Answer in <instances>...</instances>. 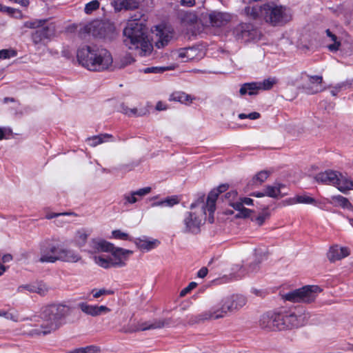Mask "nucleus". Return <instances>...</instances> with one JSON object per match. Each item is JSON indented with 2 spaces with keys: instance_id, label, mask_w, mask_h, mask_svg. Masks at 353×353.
<instances>
[{
  "instance_id": "24",
  "label": "nucleus",
  "mask_w": 353,
  "mask_h": 353,
  "mask_svg": "<svg viewBox=\"0 0 353 353\" xmlns=\"http://www.w3.org/2000/svg\"><path fill=\"white\" fill-rule=\"evenodd\" d=\"M307 78L309 84L305 88L308 93L314 94L322 90L323 78L321 76H307Z\"/></svg>"
},
{
  "instance_id": "41",
  "label": "nucleus",
  "mask_w": 353,
  "mask_h": 353,
  "mask_svg": "<svg viewBox=\"0 0 353 353\" xmlns=\"http://www.w3.org/2000/svg\"><path fill=\"white\" fill-rule=\"evenodd\" d=\"M180 199L178 196L174 195L163 199L164 208H172L179 203Z\"/></svg>"
},
{
  "instance_id": "50",
  "label": "nucleus",
  "mask_w": 353,
  "mask_h": 353,
  "mask_svg": "<svg viewBox=\"0 0 353 353\" xmlns=\"http://www.w3.org/2000/svg\"><path fill=\"white\" fill-rule=\"evenodd\" d=\"M152 190L150 187H145L143 188L139 189L136 191H133L137 198L141 200L143 196L148 194Z\"/></svg>"
},
{
  "instance_id": "11",
  "label": "nucleus",
  "mask_w": 353,
  "mask_h": 353,
  "mask_svg": "<svg viewBox=\"0 0 353 353\" xmlns=\"http://www.w3.org/2000/svg\"><path fill=\"white\" fill-rule=\"evenodd\" d=\"M62 245L56 240L48 239L39 245V261L41 263H55L60 255Z\"/></svg>"
},
{
  "instance_id": "7",
  "label": "nucleus",
  "mask_w": 353,
  "mask_h": 353,
  "mask_svg": "<svg viewBox=\"0 0 353 353\" xmlns=\"http://www.w3.org/2000/svg\"><path fill=\"white\" fill-rule=\"evenodd\" d=\"M315 179L319 183L334 185L343 193L353 190V181L336 171L326 170L320 172L316 175Z\"/></svg>"
},
{
  "instance_id": "54",
  "label": "nucleus",
  "mask_w": 353,
  "mask_h": 353,
  "mask_svg": "<svg viewBox=\"0 0 353 353\" xmlns=\"http://www.w3.org/2000/svg\"><path fill=\"white\" fill-rule=\"evenodd\" d=\"M100 347L97 345H88L81 347V353H99Z\"/></svg>"
},
{
  "instance_id": "10",
  "label": "nucleus",
  "mask_w": 353,
  "mask_h": 353,
  "mask_svg": "<svg viewBox=\"0 0 353 353\" xmlns=\"http://www.w3.org/2000/svg\"><path fill=\"white\" fill-rule=\"evenodd\" d=\"M264 19L266 21L276 25L288 21L291 19L289 10L273 2L264 6Z\"/></svg>"
},
{
  "instance_id": "36",
  "label": "nucleus",
  "mask_w": 353,
  "mask_h": 353,
  "mask_svg": "<svg viewBox=\"0 0 353 353\" xmlns=\"http://www.w3.org/2000/svg\"><path fill=\"white\" fill-rule=\"evenodd\" d=\"M112 136L108 134H101L99 136H94L87 139L86 141L88 144L92 147H95L99 144H101L106 141V139L110 138Z\"/></svg>"
},
{
  "instance_id": "3",
  "label": "nucleus",
  "mask_w": 353,
  "mask_h": 353,
  "mask_svg": "<svg viewBox=\"0 0 353 353\" xmlns=\"http://www.w3.org/2000/svg\"><path fill=\"white\" fill-rule=\"evenodd\" d=\"M310 316L303 309L293 312H268L261 317L259 325L262 328L269 330H284L304 325Z\"/></svg>"
},
{
  "instance_id": "17",
  "label": "nucleus",
  "mask_w": 353,
  "mask_h": 353,
  "mask_svg": "<svg viewBox=\"0 0 353 353\" xmlns=\"http://www.w3.org/2000/svg\"><path fill=\"white\" fill-rule=\"evenodd\" d=\"M137 248L143 252H149L160 245V241L158 239L143 236L140 238H137L133 241Z\"/></svg>"
},
{
  "instance_id": "59",
  "label": "nucleus",
  "mask_w": 353,
  "mask_h": 353,
  "mask_svg": "<svg viewBox=\"0 0 353 353\" xmlns=\"http://www.w3.org/2000/svg\"><path fill=\"white\" fill-rule=\"evenodd\" d=\"M186 48L181 49L177 52V57L181 59L182 61H188V54L185 52Z\"/></svg>"
},
{
  "instance_id": "63",
  "label": "nucleus",
  "mask_w": 353,
  "mask_h": 353,
  "mask_svg": "<svg viewBox=\"0 0 353 353\" xmlns=\"http://www.w3.org/2000/svg\"><path fill=\"white\" fill-rule=\"evenodd\" d=\"M181 5L186 7H192L195 3V0H181Z\"/></svg>"
},
{
  "instance_id": "53",
  "label": "nucleus",
  "mask_w": 353,
  "mask_h": 353,
  "mask_svg": "<svg viewBox=\"0 0 353 353\" xmlns=\"http://www.w3.org/2000/svg\"><path fill=\"white\" fill-rule=\"evenodd\" d=\"M6 319L11 320L14 322H18L20 321L19 314L18 312L14 310H10L7 311V315Z\"/></svg>"
},
{
  "instance_id": "62",
  "label": "nucleus",
  "mask_w": 353,
  "mask_h": 353,
  "mask_svg": "<svg viewBox=\"0 0 353 353\" xmlns=\"http://www.w3.org/2000/svg\"><path fill=\"white\" fill-rule=\"evenodd\" d=\"M167 108H168V106H167L166 103H165L162 101H159L156 105V110H159V111L165 110H167Z\"/></svg>"
},
{
  "instance_id": "40",
  "label": "nucleus",
  "mask_w": 353,
  "mask_h": 353,
  "mask_svg": "<svg viewBox=\"0 0 353 353\" xmlns=\"http://www.w3.org/2000/svg\"><path fill=\"white\" fill-rule=\"evenodd\" d=\"M94 299H98L101 296L110 295L114 294V291L111 290H106L105 288L101 289H93L90 292Z\"/></svg>"
},
{
  "instance_id": "64",
  "label": "nucleus",
  "mask_w": 353,
  "mask_h": 353,
  "mask_svg": "<svg viewBox=\"0 0 353 353\" xmlns=\"http://www.w3.org/2000/svg\"><path fill=\"white\" fill-rule=\"evenodd\" d=\"M208 274V269L206 268H202L197 273V275L200 278H204Z\"/></svg>"
},
{
  "instance_id": "34",
  "label": "nucleus",
  "mask_w": 353,
  "mask_h": 353,
  "mask_svg": "<svg viewBox=\"0 0 353 353\" xmlns=\"http://www.w3.org/2000/svg\"><path fill=\"white\" fill-rule=\"evenodd\" d=\"M185 52L188 54V61L199 60L204 55V53L201 50L195 47L187 48Z\"/></svg>"
},
{
  "instance_id": "19",
  "label": "nucleus",
  "mask_w": 353,
  "mask_h": 353,
  "mask_svg": "<svg viewBox=\"0 0 353 353\" xmlns=\"http://www.w3.org/2000/svg\"><path fill=\"white\" fill-rule=\"evenodd\" d=\"M60 255L57 258V261L67 263H77L81 259L80 254L74 250L61 246Z\"/></svg>"
},
{
  "instance_id": "8",
  "label": "nucleus",
  "mask_w": 353,
  "mask_h": 353,
  "mask_svg": "<svg viewBox=\"0 0 353 353\" xmlns=\"http://www.w3.org/2000/svg\"><path fill=\"white\" fill-rule=\"evenodd\" d=\"M322 290L318 285H305L284 295V299L294 303H310L316 299Z\"/></svg>"
},
{
  "instance_id": "20",
  "label": "nucleus",
  "mask_w": 353,
  "mask_h": 353,
  "mask_svg": "<svg viewBox=\"0 0 353 353\" xmlns=\"http://www.w3.org/2000/svg\"><path fill=\"white\" fill-rule=\"evenodd\" d=\"M243 205H252L253 200L250 198H241L236 202H231V206L236 210L239 211L240 215L244 217L249 216L252 211L245 208Z\"/></svg>"
},
{
  "instance_id": "28",
  "label": "nucleus",
  "mask_w": 353,
  "mask_h": 353,
  "mask_svg": "<svg viewBox=\"0 0 353 353\" xmlns=\"http://www.w3.org/2000/svg\"><path fill=\"white\" fill-rule=\"evenodd\" d=\"M260 91L257 82L246 83L241 85L239 90V94L241 96L245 94L248 95H256Z\"/></svg>"
},
{
  "instance_id": "42",
  "label": "nucleus",
  "mask_w": 353,
  "mask_h": 353,
  "mask_svg": "<svg viewBox=\"0 0 353 353\" xmlns=\"http://www.w3.org/2000/svg\"><path fill=\"white\" fill-rule=\"evenodd\" d=\"M234 32L236 33L237 37L243 38L248 36V32H251V31L249 30V26L248 25L241 24L236 28Z\"/></svg>"
},
{
  "instance_id": "16",
  "label": "nucleus",
  "mask_w": 353,
  "mask_h": 353,
  "mask_svg": "<svg viewBox=\"0 0 353 353\" xmlns=\"http://www.w3.org/2000/svg\"><path fill=\"white\" fill-rule=\"evenodd\" d=\"M79 307L83 313L92 316H97L111 311L105 305H90L87 303H80Z\"/></svg>"
},
{
  "instance_id": "43",
  "label": "nucleus",
  "mask_w": 353,
  "mask_h": 353,
  "mask_svg": "<svg viewBox=\"0 0 353 353\" xmlns=\"http://www.w3.org/2000/svg\"><path fill=\"white\" fill-rule=\"evenodd\" d=\"M110 238L120 240H130L129 234L120 230H115L112 232Z\"/></svg>"
},
{
  "instance_id": "35",
  "label": "nucleus",
  "mask_w": 353,
  "mask_h": 353,
  "mask_svg": "<svg viewBox=\"0 0 353 353\" xmlns=\"http://www.w3.org/2000/svg\"><path fill=\"white\" fill-rule=\"evenodd\" d=\"M258 85L261 90H269L278 83V79L276 77H269L262 81H258Z\"/></svg>"
},
{
  "instance_id": "32",
  "label": "nucleus",
  "mask_w": 353,
  "mask_h": 353,
  "mask_svg": "<svg viewBox=\"0 0 353 353\" xmlns=\"http://www.w3.org/2000/svg\"><path fill=\"white\" fill-rule=\"evenodd\" d=\"M93 261L94 263L99 266L103 268H113V265L111 261V257H106L103 254L94 255L93 257Z\"/></svg>"
},
{
  "instance_id": "49",
  "label": "nucleus",
  "mask_w": 353,
  "mask_h": 353,
  "mask_svg": "<svg viewBox=\"0 0 353 353\" xmlns=\"http://www.w3.org/2000/svg\"><path fill=\"white\" fill-rule=\"evenodd\" d=\"M225 201L228 203V204L231 206V202H236L239 201L237 198V192L235 190H232L227 192L225 195Z\"/></svg>"
},
{
  "instance_id": "48",
  "label": "nucleus",
  "mask_w": 353,
  "mask_h": 353,
  "mask_svg": "<svg viewBox=\"0 0 353 353\" xmlns=\"http://www.w3.org/2000/svg\"><path fill=\"white\" fill-rule=\"evenodd\" d=\"M125 204H134L139 201L133 192L124 194Z\"/></svg>"
},
{
  "instance_id": "46",
  "label": "nucleus",
  "mask_w": 353,
  "mask_h": 353,
  "mask_svg": "<svg viewBox=\"0 0 353 353\" xmlns=\"http://www.w3.org/2000/svg\"><path fill=\"white\" fill-rule=\"evenodd\" d=\"M99 2L97 0H93L85 4L84 10L86 14H90L93 11L97 10L99 8Z\"/></svg>"
},
{
  "instance_id": "57",
  "label": "nucleus",
  "mask_w": 353,
  "mask_h": 353,
  "mask_svg": "<svg viewBox=\"0 0 353 353\" xmlns=\"http://www.w3.org/2000/svg\"><path fill=\"white\" fill-rule=\"evenodd\" d=\"M11 133L12 130L9 128L0 127V140L6 139Z\"/></svg>"
},
{
  "instance_id": "60",
  "label": "nucleus",
  "mask_w": 353,
  "mask_h": 353,
  "mask_svg": "<svg viewBox=\"0 0 353 353\" xmlns=\"http://www.w3.org/2000/svg\"><path fill=\"white\" fill-rule=\"evenodd\" d=\"M71 214L70 213H48L46 214V218L47 219H52L53 218L59 217V216H69Z\"/></svg>"
},
{
  "instance_id": "58",
  "label": "nucleus",
  "mask_w": 353,
  "mask_h": 353,
  "mask_svg": "<svg viewBox=\"0 0 353 353\" xmlns=\"http://www.w3.org/2000/svg\"><path fill=\"white\" fill-rule=\"evenodd\" d=\"M196 286V283L195 282L190 283L186 288L183 289L181 292L180 295L181 296H183L186 295L188 293H189L192 290H193Z\"/></svg>"
},
{
  "instance_id": "33",
  "label": "nucleus",
  "mask_w": 353,
  "mask_h": 353,
  "mask_svg": "<svg viewBox=\"0 0 353 353\" xmlns=\"http://www.w3.org/2000/svg\"><path fill=\"white\" fill-rule=\"evenodd\" d=\"M270 172L266 170H263L255 174L250 181V185L253 186H258L261 185L270 176Z\"/></svg>"
},
{
  "instance_id": "15",
  "label": "nucleus",
  "mask_w": 353,
  "mask_h": 353,
  "mask_svg": "<svg viewBox=\"0 0 353 353\" xmlns=\"http://www.w3.org/2000/svg\"><path fill=\"white\" fill-rule=\"evenodd\" d=\"M37 293L44 296L49 291V287L43 281H35L28 284L21 285L18 287L17 292L19 293Z\"/></svg>"
},
{
  "instance_id": "13",
  "label": "nucleus",
  "mask_w": 353,
  "mask_h": 353,
  "mask_svg": "<svg viewBox=\"0 0 353 353\" xmlns=\"http://www.w3.org/2000/svg\"><path fill=\"white\" fill-rule=\"evenodd\" d=\"M111 253V261L113 268H121L125 265L129 257L133 254V251L115 247L109 251Z\"/></svg>"
},
{
  "instance_id": "47",
  "label": "nucleus",
  "mask_w": 353,
  "mask_h": 353,
  "mask_svg": "<svg viewBox=\"0 0 353 353\" xmlns=\"http://www.w3.org/2000/svg\"><path fill=\"white\" fill-rule=\"evenodd\" d=\"M17 56V52L12 49H3L0 50V59H7Z\"/></svg>"
},
{
  "instance_id": "56",
  "label": "nucleus",
  "mask_w": 353,
  "mask_h": 353,
  "mask_svg": "<svg viewBox=\"0 0 353 353\" xmlns=\"http://www.w3.org/2000/svg\"><path fill=\"white\" fill-rule=\"evenodd\" d=\"M166 69L165 68L161 67H150L146 68L143 70L144 73H161L164 72Z\"/></svg>"
},
{
  "instance_id": "26",
  "label": "nucleus",
  "mask_w": 353,
  "mask_h": 353,
  "mask_svg": "<svg viewBox=\"0 0 353 353\" xmlns=\"http://www.w3.org/2000/svg\"><path fill=\"white\" fill-rule=\"evenodd\" d=\"M90 235V232L85 228H81L77 230L73 236V243L79 247H83L87 242L88 236Z\"/></svg>"
},
{
  "instance_id": "23",
  "label": "nucleus",
  "mask_w": 353,
  "mask_h": 353,
  "mask_svg": "<svg viewBox=\"0 0 353 353\" xmlns=\"http://www.w3.org/2000/svg\"><path fill=\"white\" fill-rule=\"evenodd\" d=\"M195 99V97L182 91L174 92L169 97V100L171 101H177L187 105H190Z\"/></svg>"
},
{
  "instance_id": "14",
  "label": "nucleus",
  "mask_w": 353,
  "mask_h": 353,
  "mask_svg": "<svg viewBox=\"0 0 353 353\" xmlns=\"http://www.w3.org/2000/svg\"><path fill=\"white\" fill-rule=\"evenodd\" d=\"M243 3L248 5L245 8V12L248 16L253 19L264 17V6L266 3L259 0H243Z\"/></svg>"
},
{
  "instance_id": "22",
  "label": "nucleus",
  "mask_w": 353,
  "mask_h": 353,
  "mask_svg": "<svg viewBox=\"0 0 353 353\" xmlns=\"http://www.w3.org/2000/svg\"><path fill=\"white\" fill-rule=\"evenodd\" d=\"M91 248L90 252H109L113 248V244L105 240L100 239H94L90 243Z\"/></svg>"
},
{
  "instance_id": "51",
  "label": "nucleus",
  "mask_w": 353,
  "mask_h": 353,
  "mask_svg": "<svg viewBox=\"0 0 353 353\" xmlns=\"http://www.w3.org/2000/svg\"><path fill=\"white\" fill-rule=\"evenodd\" d=\"M260 114L257 112H253L249 114L241 113L238 115L240 119H249L250 120H255L260 118Z\"/></svg>"
},
{
  "instance_id": "44",
  "label": "nucleus",
  "mask_w": 353,
  "mask_h": 353,
  "mask_svg": "<svg viewBox=\"0 0 353 353\" xmlns=\"http://www.w3.org/2000/svg\"><path fill=\"white\" fill-rule=\"evenodd\" d=\"M270 216V214L268 210H265L255 218L254 221L258 225H262Z\"/></svg>"
},
{
  "instance_id": "9",
  "label": "nucleus",
  "mask_w": 353,
  "mask_h": 353,
  "mask_svg": "<svg viewBox=\"0 0 353 353\" xmlns=\"http://www.w3.org/2000/svg\"><path fill=\"white\" fill-rule=\"evenodd\" d=\"M25 26L37 30L32 34V41L34 43H45L55 34V25L52 23H46L42 21H27Z\"/></svg>"
},
{
  "instance_id": "18",
  "label": "nucleus",
  "mask_w": 353,
  "mask_h": 353,
  "mask_svg": "<svg viewBox=\"0 0 353 353\" xmlns=\"http://www.w3.org/2000/svg\"><path fill=\"white\" fill-rule=\"evenodd\" d=\"M350 254V251L347 247L336 244L330 248L327 256L330 261L335 262L347 257Z\"/></svg>"
},
{
  "instance_id": "55",
  "label": "nucleus",
  "mask_w": 353,
  "mask_h": 353,
  "mask_svg": "<svg viewBox=\"0 0 353 353\" xmlns=\"http://www.w3.org/2000/svg\"><path fill=\"white\" fill-rule=\"evenodd\" d=\"M346 86V83H340L335 85L334 87L332 88L330 93L334 97L337 96L339 92H340L342 90L345 89Z\"/></svg>"
},
{
  "instance_id": "21",
  "label": "nucleus",
  "mask_w": 353,
  "mask_h": 353,
  "mask_svg": "<svg viewBox=\"0 0 353 353\" xmlns=\"http://www.w3.org/2000/svg\"><path fill=\"white\" fill-rule=\"evenodd\" d=\"M152 32H156L157 36L159 37V40L156 43V46L159 48L166 45L172 37L171 32L166 28L161 26H156Z\"/></svg>"
},
{
  "instance_id": "52",
  "label": "nucleus",
  "mask_w": 353,
  "mask_h": 353,
  "mask_svg": "<svg viewBox=\"0 0 353 353\" xmlns=\"http://www.w3.org/2000/svg\"><path fill=\"white\" fill-rule=\"evenodd\" d=\"M0 11L8 12L9 14L14 15L16 17H19L21 16V12L18 10L4 6L1 5V3H0Z\"/></svg>"
},
{
  "instance_id": "45",
  "label": "nucleus",
  "mask_w": 353,
  "mask_h": 353,
  "mask_svg": "<svg viewBox=\"0 0 353 353\" xmlns=\"http://www.w3.org/2000/svg\"><path fill=\"white\" fill-rule=\"evenodd\" d=\"M120 111L128 115V116H139L140 114L138 113V110L137 108H130L127 105L122 104L120 106Z\"/></svg>"
},
{
  "instance_id": "5",
  "label": "nucleus",
  "mask_w": 353,
  "mask_h": 353,
  "mask_svg": "<svg viewBox=\"0 0 353 353\" xmlns=\"http://www.w3.org/2000/svg\"><path fill=\"white\" fill-rule=\"evenodd\" d=\"M77 60L90 71H103L108 69L113 59L109 51L104 48L85 46L77 51Z\"/></svg>"
},
{
  "instance_id": "29",
  "label": "nucleus",
  "mask_w": 353,
  "mask_h": 353,
  "mask_svg": "<svg viewBox=\"0 0 353 353\" xmlns=\"http://www.w3.org/2000/svg\"><path fill=\"white\" fill-rule=\"evenodd\" d=\"M112 4L117 10L134 9L139 5L135 0H112Z\"/></svg>"
},
{
  "instance_id": "4",
  "label": "nucleus",
  "mask_w": 353,
  "mask_h": 353,
  "mask_svg": "<svg viewBox=\"0 0 353 353\" xmlns=\"http://www.w3.org/2000/svg\"><path fill=\"white\" fill-rule=\"evenodd\" d=\"M247 303L246 298L240 294H232L222 298L216 304L199 314L192 316V323L216 321L226 317L228 314L235 312Z\"/></svg>"
},
{
  "instance_id": "39",
  "label": "nucleus",
  "mask_w": 353,
  "mask_h": 353,
  "mask_svg": "<svg viewBox=\"0 0 353 353\" xmlns=\"http://www.w3.org/2000/svg\"><path fill=\"white\" fill-rule=\"evenodd\" d=\"M296 201L298 203L318 205L316 201L307 194L296 195Z\"/></svg>"
},
{
  "instance_id": "61",
  "label": "nucleus",
  "mask_w": 353,
  "mask_h": 353,
  "mask_svg": "<svg viewBox=\"0 0 353 353\" xmlns=\"http://www.w3.org/2000/svg\"><path fill=\"white\" fill-rule=\"evenodd\" d=\"M285 204L288 205H292L295 204H298L296 201V195L294 197L288 198L286 200L284 201Z\"/></svg>"
},
{
  "instance_id": "30",
  "label": "nucleus",
  "mask_w": 353,
  "mask_h": 353,
  "mask_svg": "<svg viewBox=\"0 0 353 353\" xmlns=\"http://www.w3.org/2000/svg\"><path fill=\"white\" fill-rule=\"evenodd\" d=\"M327 202L344 209L351 210L352 208V205L348 199L341 195L332 196L330 199H327Z\"/></svg>"
},
{
  "instance_id": "1",
  "label": "nucleus",
  "mask_w": 353,
  "mask_h": 353,
  "mask_svg": "<svg viewBox=\"0 0 353 353\" xmlns=\"http://www.w3.org/2000/svg\"><path fill=\"white\" fill-rule=\"evenodd\" d=\"M228 188L227 184L220 185L209 193L205 203L202 199L192 203L190 205V210L184 214L183 220L184 231L192 233L198 232L200 227L207 219L210 223H212L218 196L221 193L225 192Z\"/></svg>"
},
{
  "instance_id": "2",
  "label": "nucleus",
  "mask_w": 353,
  "mask_h": 353,
  "mask_svg": "<svg viewBox=\"0 0 353 353\" xmlns=\"http://www.w3.org/2000/svg\"><path fill=\"white\" fill-rule=\"evenodd\" d=\"M124 43L130 50L137 52L141 56L149 55L153 49L145 26V19L132 18L128 20L123 30Z\"/></svg>"
},
{
  "instance_id": "38",
  "label": "nucleus",
  "mask_w": 353,
  "mask_h": 353,
  "mask_svg": "<svg viewBox=\"0 0 353 353\" xmlns=\"http://www.w3.org/2000/svg\"><path fill=\"white\" fill-rule=\"evenodd\" d=\"M326 34L328 38L330 39V41L332 42V43L327 45V48L331 52L337 51L341 45L340 42L337 41V37L334 34H332L330 30H326Z\"/></svg>"
},
{
  "instance_id": "12",
  "label": "nucleus",
  "mask_w": 353,
  "mask_h": 353,
  "mask_svg": "<svg viewBox=\"0 0 353 353\" xmlns=\"http://www.w3.org/2000/svg\"><path fill=\"white\" fill-rule=\"evenodd\" d=\"M85 30L94 37H109L114 32V27L109 22L94 21L87 25Z\"/></svg>"
},
{
  "instance_id": "27",
  "label": "nucleus",
  "mask_w": 353,
  "mask_h": 353,
  "mask_svg": "<svg viewBox=\"0 0 353 353\" xmlns=\"http://www.w3.org/2000/svg\"><path fill=\"white\" fill-rule=\"evenodd\" d=\"M285 185L281 183H274L272 185H268L265 189V195L272 198L283 197L285 193H282V189Z\"/></svg>"
},
{
  "instance_id": "31",
  "label": "nucleus",
  "mask_w": 353,
  "mask_h": 353,
  "mask_svg": "<svg viewBox=\"0 0 353 353\" xmlns=\"http://www.w3.org/2000/svg\"><path fill=\"white\" fill-rule=\"evenodd\" d=\"M50 329V326L46 323L45 325H41V326L35 327L30 330H24L23 334L35 337V336H44L46 334H48L49 333H44L45 331Z\"/></svg>"
},
{
  "instance_id": "6",
  "label": "nucleus",
  "mask_w": 353,
  "mask_h": 353,
  "mask_svg": "<svg viewBox=\"0 0 353 353\" xmlns=\"http://www.w3.org/2000/svg\"><path fill=\"white\" fill-rule=\"evenodd\" d=\"M70 308L64 305H51L45 307L43 311V316L50 329L44 333H51L59 328L63 324V319L69 314Z\"/></svg>"
},
{
  "instance_id": "37",
  "label": "nucleus",
  "mask_w": 353,
  "mask_h": 353,
  "mask_svg": "<svg viewBox=\"0 0 353 353\" xmlns=\"http://www.w3.org/2000/svg\"><path fill=\"white\" fill-rule=\"evenodd\" d=\"M165 325V321L162 320L155 321L152 323L145 322L141 323L138 328L139 330H148L151 329L161 328Z\"/></svg>"
},
{
  "instance_id": "25",
  "label": "nucleus",
  "mask_w": 353,
  "mask_h": 353,
  "mask_svg": "<svg viewBox=\"0 0 353 353\" xmlns=\"http://www.w3.org/2000/svg\"><path fill=\"white\" fill-rule=\"evenodd\" d=\"M212 26L219 27L225 24L230 19L229 14L219 12H212L209 14Z\"/></svg>"
}]
</instances>
